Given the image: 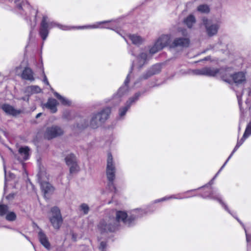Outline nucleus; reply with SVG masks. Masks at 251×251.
I'll return each instance as SVG.
<instances>
[{
	"label": "nucleus",
	"mask_w": 251,
	"mask_h": 251,
	"mask_svg": "<svg viewBox=\"0 0 251 251\" xmlns=\"http://www.w3.org/2000/svg\"><path fill=\"white\" fill-rule=\"evenodd\" d=\"M63 134L64 131L62 128L57 126H53L46 128L44 133V137L50 140L62 135Z\"/></svg>",
	"instance_id": "nucleus-3"
},
{
	"label": "nucleus",
	"mask_w": 251,
	"mask_h": 251,
	"mask_svg": "<svg viewBox=\"0 0 251 251\" xmlns=\"http://www.w3.org/2000/svg\"><path fill=\"white\" fill-rule=\"evenodd\" d=\"M106 243L104 242H101L100 244V248L101 250V251H103V250L106 248Z\"/></svg>",
	"instance_id": "nucleus-40"
},
{
	"label": "nucleus",
	"mask_w": 251,
	"mask_h": 251,
	"mask_svg": "<svg viewBox=\"0 0 251 251\" xmlns=\"http://www.w3.org/2000/svg\"><path fill=\"white\" fill-rule=\"evenodd\" d=\"M44 173L42 172H40L39 174V177L40 179H44V176H43V174Z\"/></svg>",
	"instance_id": "nucleus-41"
},
{
	"label": "nucleus",
	"mask_w": 251,
	"mask_h": 251,
	"mask_svg": "<svg viewBox=\"0 0 251 251\" xmlns=\"http://www.w3.org/2000/svg\"><path fill=\"white\" fill-rule=\"evenodd\" d=\"M58 103L55 99L50 98L45 104V106L49 109L52 113H55L57 111V105Z\"/></svg>",
	"instance_id": "nucleus-12"
},
{
	"label": "nucleus",
	"mask_w": 251,
	"mask_h": 251,
	"mask_svg": "<svg viewBox=\"0 0 251 251\" xmlns=\"http://www.w3.org/2000/svg\"><path fill=\"white\" fill-rule=\"evenodd\" d=\"M29 96L28 94H27V98H22L21 99V100H26V101H28V97H29Z\"/></svg>",
	"instance_id": "nucleus-43"
},
{
	"label": "nucleus",
	"mask_w": 251,
	"mask_h": 251,
	"mask_svg": "<svg viewBox=\"0 0 251 251\" xmlns=\"http://www.w3.org/2000/svg\"><path fill=\"white\" fill-rule=\"evenodd\" d=\"M160 67L158 66H154L152 68V70H150L149 71V72L148 73V74H149L148 75V76H145L144 77V78H147L148 77L154 75V74H155L156 73L159 72L160 71Z\"/></svg>",
	"instance_id": "nucleus-29"
},
{
	"label": "nucleus",
	"mask_w": 251,
	"mask_h": 251,
	"mask_svg": "<svg viewBox=\"0 0 251 251\" xmlns=\"http://www.w3.org/2000/svg\"><path fill=\"white\" fill-rule=\"evenodd\" d=\"M88 125V122L86 119L77 118L73 126V129L75 131H79L85 129Z\"/></svg>",
	"instance_id": "nucleus-8"
},
{
	"label": "nucleus",
	"mask_w": 251,
	"mask_h": 251,
	"mask_svg": "<svg viewBox=\"0 0 251 251\" xmlns=\"http://www.w3.org/2000/svg\"><path fill=\"white\" fill-rule=\"evenodd\" d=\"M48 24L46 21V19L43 18L41 26V29L40 31V34L43 40H45L48 36L49 31H48Z\"/></svg>",
	"instance_id": "nucleus-13"
},
{
	"label": "nucleus",
	"mask_w": 251,
	"mask_h": 251,
	"mask_svg": "<svg viewBox=\"0 0 251 251\" xmlns=\"http://www.w3.org/2000/svg\"><path fill=\"white\" fill-rule=\"evenodd\" d=\"M54 95L60 100L62 104L65 106H69L71 105V101L66 98L62 97L60 94L55 92H54Z\"/></svg>",
	"instance_id": "nucleus-22"
},
{
	"label": "nucleus",
	"mask_w": 251,
	"mask_h": 251,
	"mask_svg": "<svg viewBox=\"0 0 251 251\" xmlns=\"http://www.w3.org/2000/svg\"><path fill=\"white\" fill-rule=\"evenodd\" d=\"M92 27H94V28H96V27H97V26H96V25H93Z\"/></svg>",
	"instance_id": "nucleus-46"
},
{
	"label": "nucleus",
	"mask_w": 251,
	"mask_h": 251,
	"mask_svg": "<svg viewBox=\"0 0 251 251\" xmlns=\"http://www.w3.org/2000/svg\"><path fill=\"white\" fill-rule=\"evenodd\" d=\"M41 113H40L36 115V118H38L41 116Z\"/></svg>",
	"instance_id": "nucleus-45"
},
{
	"label": "nucleus",
	"mask_w": 251,
	"mask_h": 251,
	"mask_svg": "<svg viewBox=\"0 0 251 251\" xmlns=\"http://www.w3.org/2000/svg\"><path fill=\"white\" fill-rule=\"evenodd\" d=\"M110 113V109L106 108L94 114L90 121V126L93 129L97 128L108 119Z\"/></svg>",
	"instance_id": "nucleus-1"
},
{
	"label": "nucleus",
	"mask_w": 251,
	"mask_h": 251,
	"mask_svg": "<svg viewBox=\"0 0 251 251\" xmlns=\"http://www.w3.org/2000/svg\"><path fill=\"white\" fill-rule=\"evenodd\" d=\"M233 74H231L228 70L225 71L222 73V78L225 82L231 83L233 80Z\"/></svg>",
	"instance_id": "nucleus-21"
},
{
	"label": "nucleus",
	"mask_w": 251,
	"mask_h": 251,
	"mask_svg": "<svg viewBox=\"0 0 251 251\" xmlns=\"http://www.w3.org/2000/svg\"><path fill=\"white\" fill-rule=\"evenodd\" d=\"M136 217L133 216L127 217L126 213L123 211H118L116 213L117 222L122 221L126 224L129 225L133 222Z\"/></svg>",
	"instance_id": "nucleus-7"
},
{
	"label": "nucleus",
	"mask_w": 251,
	"mask_h": 251,
	"mask_svg": "<svg viewBox=\"0 0 251 251\" xmlns=\"http://www.w3.org/2000/svg\"><path fill=\"white\" fill-rule=\"evenodd\" d=\"M232 79L236 84H241L246 81V76L243 72H238L233 75Z\"/></svg>",
	"instance_id": "nucleus-14"
},
{
	"label": "nucleus",
	"mask_w": 251,
	"mask_h": 251,
	"mask_svg": "<svg viewBox=\"0 0 251 251\" xmlns=\"http://www.w3.org/2000/svg\"><path fill=\"white\" fill-rule=\"evenodd\" d=\"M1 108L6 114L12 116H17L22 113L21 110L15 109L13 106L9 104H3Z\"/></svg>",
	"instance_id": "nucleus-9"
},
{
	"label": "nucleus",
	"mask_w": 251,
	"mask_h": 251,
	"mask_svg": "<svg viewBox=\"0 0 251 251\" xmlns=\"http://www.w3.org/2000/svg\"><path fill=\"white\" fill-rule=\"evenodd\" d=\"M5 218L9 221H14L16 218V215L14 212H7L6 214Z\"/></svg>",
	"instance_id": "nucleus-32"
},
{
	"label": "nucleus",
	"mask_w": 251,
	"mask_h": 251,
	"mask_svg": "<svg viewBox=\"0 0 251 251\" xmlns=\"http://www.w3.org/2000/svg\"><path fill=\"white\" fill-rule=\"evenodd\" d=\"M190 45V40L187 38H177L175 39L170 45L171 48L181 47L187 48Z\"/></svg>",
	"instance_id": "nucleus-10"
},
{
	"label": "nucleus",
	"mask_w": 251,
	"mask_h": 251,
	"mask_svg": "<svg viewBox=\"0 0 251 251\" xmlns=\"http://www.w3.org/2000/svg\"><path fill=\"white\" fill-rule=\"evenodd\" d=\"M205 75L215 76L219 73V70L218 69H212L210 68H205Z\"/></svg>",
	"instance_id": "nucleus-24"
},
{
	"label": "nucleus",
	"mask_w": 251,
	"mask_h": 251,
	"mask_svg": "<svg viewBox=\"0 0 251 251\" xmlns=\"http://www.w3.org/2000/svg\"><path fill=\"white\" fill-rule=\"evenodd\" d=\"M162 50V48L156 41L154 44L150 49L149 53L151 55H152Z\"/></svg>",
	"instance_id": "nucleus-27"
},
{
	"label": "nucleus",
	"mask_w": 251,
	"mask_h": 251,
	"mask_svg": "<svg viewBox=\"0 0 251 251\" xmlns=\"http://www.w3.org/2000/svg\"><path fill=\"white\" fill-rule=\"evenodd\" d=\"M8 211V207L6 205L0 204V216L6 215Z\"/></svg>",
	"instance_id": "nucleus-30"
},
{
	"label": "nucleus",
	"mask_w": 251,
	"mask_h": 251,
	"mask_svg": "<svg viewBox=\"0 0 251 251\" xmlns=\"http://www.w3.org/2000/svg\"><path fill=\"white\" fill-rule=\"evenodd\" d=\"M140 95V93H136L134 96L130 98L126 102V104H127L129 107L130 105L134 103L139 98Z\"/></svg>",
	"instance_id": "nucleus-31"
},
{
	"label": "nucleus",
	"mask_w": 251,
	"mask_h": 251,
	"mask_svg": "<svg viewBox=\"0 0 251 251\" xmlns=\"http://www.w3.org/2000/svg\"><path fill=\"white\" fill-rule=\"evenodd\" d=\"M184 22L188 27L190 28L192 27L193 25L195 23L196 20L194 17H187V18L184 20Z\"/></svg>",
	"instance_id": "nucleus-28"
},
{
	"label": "nucleus",
	"mask_w": 251,
	"mask_h": 251,
	"mask_svg": "<svg viewBox=\"0 0 251 251\" xmlns=\"http://www.w3.org/2000/svg\"><path fill=\"white\" fill-rule=\"evenodd\" d=\"M106 173L108 179H115L116 168L113 163V157L111 153L108 154Z\"/></svg>",
	"instance_id": "nucleus-4"
},
{
	"label": "nucleus",
	"mask_w": 251,
	"mask_h": 251,
	"mask_svg": "<svg viewBox=\"0 0 251 251\" xmlns=\"http://www.w3.org/2000/svg\"><path fill=\"white\" fill-rule=\"evenodd\" d=\"M63 118L66 120H71L73 118V116L70 111H65L63 114Z\"/></svg>",
	"instance_id": "nucleus-36"
},
{
	"label": "nucleus",
	"mask_w": 251,
	"mask_h": 251,
	"mask_svg": "<svg viewBox=\"0 0 251 251\" xmlns=\"http://www.w3.org/2000/svg\"><path fill=\"white\" fill-rule=\"evenodd\" d=\"M51 216L50 218V223L53 227L59 229L62 224L63 220L60 210L56 207H53L51 209Z\"/></svg>",
	"instance_id": "nucleus-2"
},
{
	"label": "nucleus",
	"mask_w": 251,
	"mask_h": 251,
	"mask_svg": "<svg viewBox=\"0 0 251 251\" xmlns=\"http://www.w3.org/2000/svg\"><path fill=\"white\" fill-rule=\"evenodd\" d=\"M205 68L201 69H197L193 71V72L198 75H205Z\"/></svg>",
	"instance_id": "nucleus-38"
},
{
	"label": "nucleus",
	"mask_w": 251,
	"mask_h": 251,
	"mask_svg": "<svg viewBox=\"0 0 251 251\" xmlns=\"http://www.w3.org/2000/svg\"><path fill=\"white\" fill-rule=\"evenodd\" d=\"M108 186L109 188V189L111 190V191H114L115 190V187L114 186V179H108Z\"/></svg>",
	"instance_id": "nucleus-39"
},
{
	"label": "nucleus",
	"mask_w": 251,
	"mask_h": 251,
	"mask_svg": "<svg viewBox=\"0 0 251 251\" xmlns=\"http://www.w3.org/2000/svg\"><path fill=\"white\" fill-rule=\"evenodd\" d=\"M41 188L45 194L51 191L53 189L52 186L47 182L44 181L41 182Z\"/></svg>",
	"instance_id": "nucleus-23"
},
{
	"label": "nucleus",
	"mask_w": 251,
	"mask_h": 251,
	"mask_svg": "<svg viewBox=\"0 0 251 251\" xmlns=\"http://www.w3.org/2000/svg\"><path fill=\"white\" fill-rule=\"evenodd\" d=\"M171 42V37L169 35H163L156 40V42L162 49L167 46H170Z\"/></svg>",
	"instance_id": "nucleus-11"
},
{
	"label": "nucleus",
	"mask_w": 251,
	"mask_h": 251,
	"mask_svg": "<svg viewBox=\"0 0 251 251\" xmlns=\"http://www.w3.org/2000/svg\"><path fill=\"white\" fill-rule=\"evenodd\" d=\"M197 10L201 13L208 14L210 11V8L207 4H201L197 8Z\"/></svg>",
	"instance_id": "nucleus-26"
},
{
	"label": "nucleus",
	"mask_w": 251,
	"mask_h": 251,
	"mask_svg": "<svg viewBox=\"0 0 251 251\" xmlns=\"http://www.w3.org/2000/svg\"><path fill=\"white\" fill-rule=\"evenodd\" d=\"M21 77L22 78L26 80H29L30 81L34 80L33 72L32 70L28 67L25 68L21 75Z\"/></svg>",
	"instance_id": "nucleus-15"
},
{
	"label": "nucleus",
	"mask_w": 251,
	"mask_h": 251,
	"mask_svg": "<svg viewBox=\"0 0 251 251\" xmlns=\"http://www.w3.org/2000/svg\"><path fill=\"white\" fill-rule=\"evenodd\" d=\"M41 92V89L37 86H30L26 88L25 93L28 95Z\"/></svg>",
	"instance_id": "nucleus-20"
},
{
	"label": "nucleus",
	"mask_w": 251,
	"mask_h": 251,
	"mask_svg": "<svg viewBox=\"0 0 251 251\" xmlns=\"http://www.w3.org/2000/svg\"><path fill=\"white\" fill-rule=\"evenodd\" d=\"M80 210L82 211L84 214H86L89 210V207L87 204L82 203L80 205Z\"/></svg>",
	"instance_id": "nucleus-35"
},
{
	"label": "nucleus",
	"mask_w": 251,
	"mask_h": 251,
	"mask_svg": "<svg viewBox=\"0 0 251 251\" xmlns=\"http://www.w3.org/2000/svg\"><path fill=\"white\" fill-rule=\"evenodd\" d=\"M98 227L101 232H107L115 231L118 228V226L116 224H113V221L111 220H103L100 223Z\"/></svg>",
	"instance_id": "nucleus-5"
},
{
	"label": "nucleus",
	"mask_w": 251,
	"mask_h": 251,
	"mask_svg": "<svg viewBox=\"0 0 251 251\" xmlns=\"http://www.w3.org/2000/svg\"><path fill=\"white\" fill-rule=\"evenodd\" d=\"M202 21L205 26L206 32L209 36H212L217 33L218 29L217 25L212 24L211 22L206 17H203Z\"/></svg>",
	"instance_id": "nucleus-6"
},
{
	"label": "nucleus",
	"mask_w": 251,
	"mask_h": 251,
	"mask_svg": "<svg viewBox=\"0 0 251 251\" xmlns=\"http://www.w3.org/2000/svg\"><path fill=\"white\" fill-rule=\"evenodd\" d=\"M29 149L28 147H20L18 152L20 157L18 158L20 160H26L28 158Z\"/></svg>",
	"instance_id": "nucleus-16"
},
{
	"label": "nucleus",
	"mask_w": 251,
	"mask_h": 251,
	"mask_svg": "<svg viewBox=\"0 0 251 251\" xmlns=\"http://www.w3.org/2000/svg\"><path fill=\"white\" fill-rule=\"evenodd\" d=\"M65 162L68 166L77 163L75 156L73 154L68 155L65 158Z\"/></svg>",
	"instance_id": "nucleus-25"
},
{
	"label": "nucleus",
	"mask_w": 251,
	"mask_h": 251,
	"mask_svg": "<svg viewBox=\"0 0 251 251\" xmlns=\"http://www.w3.org/2000/svg\"><path fill=\"white\" fill-rule=\"evenodd\" d=\"M128 37L131 40L132 43L135 45H140L144 41V39L141 36L135 34H130Z\"/></svg>",
	"instance_id": "nucleus-19"
},
{
	"label": "nucleus",
	"mask_w": 251,
	"mask_h": 251,
	"mask_svg": "<svg viewBox=\"0 0 251 251\" xmlns=\"http://www.w3.org/2000/svg\"><path fill=\"white\" fill-rule=\"evenodd\" d=\"M38 235L40 241L42 245L47 249H50V244L46 235L42 231H40Z\"/></svg>",
	"instance_id": "nucleus-17"
},
{
	"label": "nucleus",
	"mask_w": 251,
	"mask_h": 251,
	"mask_svg": "<svg viewBox=\"0 0 251 251\" xmlns=\"http://www.w3.org/2000/svg\"><path fill=\"white\" fill-rule=\"evenodd\" d=\"M14 195L13 194H10L8 196H7L6 197V198L7 199H12L14 198Z\"/></svg>",
	"instance_id": "nucleus-42"
},
{
	"label": "nucleus",
	"mask_w": 251,
	"mask_h": 251,
	"mask_svg": "<svg viewBox=\"0 0 251 251\" xmlns=\"http://www.w3.org/2000/svg\"><path fill=\"white\" fill-rule=\"evenodd\" d=\"M69 167L71 174L75 173L79 171V167L77 163L69 166Z\"/></svg>",
	"instance_id": "nucleus-33"
},
{
	"label": "nucleus",
	"mask_w": 251,
	"mask_h": 251,
	"mask_svg": "<svg viewBox=\"0 0 251 251\" xmlns=\"http://www.w3.org/2000/svg\"><path fill=\"white\" fill-rule=\"evenodd\" d=\"M250 134H251V122L249 123L248 124L245 132L243 135V138L245 139L247 137H248Z\"/></svg>",
	"instance_id": "nucleus-34"
},
{
	"label": "nucleus",
	"mask_w": 251,
	"mask_h": 251,
	"mask_svg": "<svg viewBox=\"0 0 251 251\" xmlns=\"http://www.w3.org/2000/svg\"><path fill=\"white\" fill-rule=\"evenodd\" d=\"M44 82H45L47 84H49V82H48L46 76H45V78H44Z\"/></svg>",
	"instance_id": "nucleus-44"
},
{
	"label": "nucleus",
	"mask_w": 251,
	"mask_h": 251,
	"mask_svg": "<svg viewBox=\"0 0 251 251\" xmlns=\"http://www.w3.org/2000/svg\"><path fill=\"white\" fill-rule=\"evenodd\" d=\"M149 55L146 52H141L137 56V60L139 66H143L147 61Z\"/></svg>",
	"instance_id": "nucleus-18"
},
{
	"label": "nucleus",
	"mask_w": 251,
	"mask_h": 251,
	"mask_svg": "<svg viewBox=\"0 0 251 251\" xmlns=\"http://www.w3.org/2000/svg\"><path fill=\"white\" fill-rule=\"evenodd\" d=\"M129 108V106L126 104V105L120 109L119 115L121 117H123L126 113V111Z\"/></svg>",
	"instance_id": "nucleus-37"
}]
</instances>
